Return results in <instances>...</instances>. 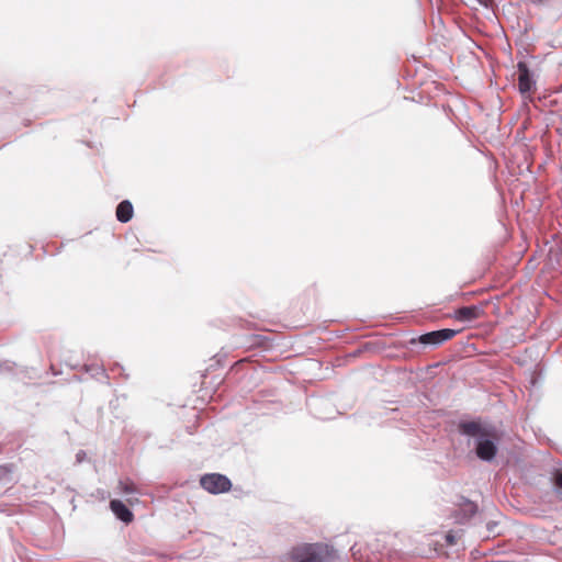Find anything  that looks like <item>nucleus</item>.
Masks as SVG:
<instances>
[{"instance_id":"nucleus-1","label":"nucleus","mask_w":562,"mask_h":562,"mask_svg":"<svg viewBox=\"0 0 562 562\" xmlns=\"http://www.w3.org/2000/svg\"><path fill=\"white\" fill-rule=\"evenodd\" d=\"M337 558V551L322 542L302 543L293 547L288 553L291 562H334Z\"/></svg>"},{"instance_id":"nucleus-2","label":"nucleus","mask_w":562,"mask_h":562,"mask_svg":"<svg viewBox=\"0 0 562 562\" xmlns=\"http://www.w3.org/2000/svg\"><path fill=\"white\" fill-rule=\"evenodd\" d=\"M200 485L211 494L226 493L232 488L231 480L220 473H207L201 476Z\"/></svg>"},{"instance_id":"nucleus-3","label":"nucleus","mask_w":562,"mask_h":562,"mask_svg":"<svg viewBox=\"0 0 562 562\" xmlns=\"http://www.w3.org/2000/svg\"><path fill=\"white\" fill-rule=\"evenodd\" d=\"M459 330L445 328L440 330L430 331L419 337V342L424 345H440L447 340L452 339Z\"/></svg>"},{"instance_id":"nucleus-4","label":"nucleus","mask_w":562,"mask_h":562,"mask_svg":"<svg viewBox=\"0 0 562 562\" xmlns=\"http://www.w3.org/2000/svg\"><path fill=\"white\" fill-rule=\"evenodd\" d=\"M518 89L521 94L530 93L535 90L536 82L531 77L526 63H518Z\"/></svg>"},{"instance_id":"nucleus-5","label":"nucleus","mask_w":562,"mask_h":562,"mask_svg":"<svg viewBox=\"0 0 562 562\" xmlns=\"http://www.w3.org/2000/svg\"><path fill=\"white\" fill-rule=\"evenodd\" d=\"M483 310L479 306H463L454 311L453 317L459 322H472L483 315Z\"/></svg>"},{"instance_id":"nucleus-6","label":"nucleus","mask_w":562,"mask_h":562,"mask_svg":"<svg viewBox=\"0 0 562 562\" xmlns=\"http://www.w3.org/2000/svg\"><path fill=\"white\" fill-rule=\"evenodd\" d=\"M475 512L476 505L470 501H464L461 504L460 509L452 515V518L456 524H464L475 514Z\"/></svg>"},{"instance_id":"nucleus-7","label":"nucleus","mask_w":562,"mask_h":562,"mask_svg":"<svg viewBox=\"0 0 562 562\" xmlns=\"http://www.w3.org/2000/svg\"><path fill=\"white\" fill-rule=\"evenodd\" d=\"M110 508L114 515L125 524H130L134 519L133 513L119 499H112L110 502Z\"/></svg>"},{"instance_id":"nucleus-8","label":"nucleus","mask_w":562,"mask_h":562,"mask_svg":"<svg viewBox=\"0 0 562 562\" xmlns=\"http://www.w3.org/2000/svg\"><path fill=\"white\" fill-rule=\"evenodd\" d=\"M497 448L495 443L488 439L480 440L476 446V454L480 459L490 461L496 454Z\"/></svg>"},{"instance_id":"nucleus-9","label":"nucleus","mask_w":562,"mask_h":562,"mask_svg":"<svg viewBox=\"0 0 562 562\" xmlns=\"http://www.w3.org/2000/svg\"><path fill=\"white\" fill-rule=\"evenodd\" d=\"M133 205L130 201H122L116 207V218L121 223H127L133 217Z\"/></svg>"},{"instance_id":"nucleus-10","label":"nucleus","mask_w":562,"mask_h":562,"mask_svg":"<svg viewBox=\"0 0 562 562\" xmlns=\"http://www.w3.org/2000/svg\"><path fill=\"white\" fill-rule=\"evenodd\" d=\"M460 430L468 436H484L486 432L482 429L481 425L476 422H467L460 424Z\"/></svg>"},{"instance_id":"nucleus-11","label":"nucleus","mask_w":562,"mask_h":562,"mask_svg":"<svg viewBox=\"0 0 562 562\" xmlns=\"http://www.w3.org/2000/svg\"><path fill=\"white\" fill-rule=\"evenodd\" d=\"M119 488L123 494H138L140 493L138 486L130 479L119 482Z\"/></svg>"},{"instance_id":"nucleus-12","label":"nucleus","mask_w":562,"mask_h":562,"mask_svg":"<svg viewBox=\"0 0 562 562\" xmlns=\"http://www.w3.org/2000/svg\"><path fill=\"white\" fill-rule=\"evenodd\" d=\"M553 482L559 490H562V470L555 471Z\"/></svg>"},{"instance_id":"nucleus-13","label":"nucleus","mask_w":562,"mask_h":562,"mask_svg":"<svg viewBox=\"0 0 562 562\" xmlns=\"http://www.w3.org/2000/svg\"><path fill=\"white\" fill-rule=\"evenodd\" d=\"M446 542H447V544H449V546H453V544H456L457 540H456V538H454V536H453V533H452L451 531H449V532L446 535Z\"/></svg>"},{"instance_id":"nucleus-14","label":"nucleus","mask_w":562,"mask_h":562,"mask_svg":"<svg viewBox=\"0 0 562 562\" xmlns=\"http://www.w3.org/2000/svg\"><path fill=\"white\" fill-rule=\"evenodd\" d=\"M483 5L488 7L492 0H479Z\"/></svg>"},{"instance_id":"nucleus-15","label":"nucleus","mask_w":562,"mask_h":562,"mask_svg":"<svg viewBox=\"0 0 562 562\" xmlns=\"http://www.w3.org/2000/svg\"><path fill=\"white\" fill-rule=\"evenodd\" d=\"M127 502H128L131 505H133V504H134V501H133V499H131V498H128V499H127Z\"/></svg>"}]
</instances>
